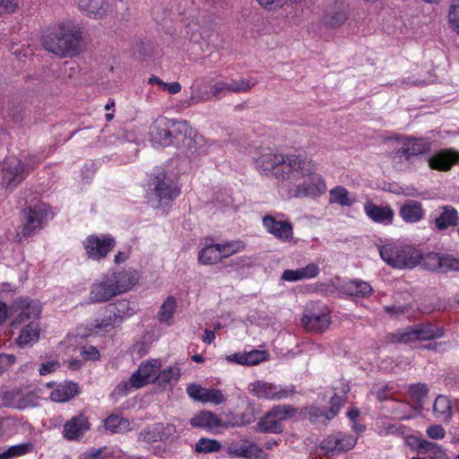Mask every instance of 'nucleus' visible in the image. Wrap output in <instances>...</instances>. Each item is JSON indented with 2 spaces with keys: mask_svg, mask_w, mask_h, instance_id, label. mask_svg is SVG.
<instances>
[{
  "mask_svg": "<svg viewBox=\"0 0 459 459\" xmlns=\"http://www.w3.org/2000/svg\"><path fill=\"white\" fill-rule=\"evenodd\" d=\"M180 376V369L176 366H169L158 372V381L160 384H175Z\"/></svg>",
  "mask_w": 459,
  "mask_h": 459,
  "instance_id": "45",
  "label": "nucleus"
},
{
  "mask_svg": "<svg viewBox=\"0 0 459 459\" xmlns=\"http://www.w3.org/2000/svg\"><path fill=\"white\" fill-rule=\"evenodd\" d=\"M58 368L59 363L57 361H48L46 363L41 364L39 371L41 376H46L49 373L56 371Z\"/></svg>",
  "mask_w": 459,
  "mask_h": 459,
  "instance_id": "61",
  "label": "nucleus"
},
{
  "mask_svg": "<svg viewBox=\"0 0 459 459\" xmlns=\"http://www.w3.org/2000/svg\"><path fill=\"white\" fill-rule=\"evenodd\" d=\"M221 448V444L217 439L212 438H200L195 446V450L199 454H209L220 451Z\"/></svg>",
  "mask_w": 459,
  "mask_h": 459,
  "instance_id": "46",
  "label": "nucleus"
},
{
  "mask_svg": "<svg viewBox=\"0 0 459 459\" xmlns=\"http://www.w3.org/2000/svg\"><path fill=\"white\" fill-rule=\"evenodd\" d=\"M176 433V427L170 423L157 422L147 426L139 434V439L145 442L164 441Z\"/></svg>",
  "mask_w": 459,
  "mask_h": 459,
  "instance_id": "23",
  "label": "nucleus"
},
{
  "mask_svg": "<svg viewBox=\"0 0 459 459\" xmlns=\"http://www.w3.org/2000/svg\"><path fill=\"white\" fill-rule=\"evenodd\" d=\"M387 340L394 343H411L418 341L416 325L408 326L402 332L389 333Z\"/></svg>",
  "mask_w": 459,
  "mask_h": 459,
  "instance_id": "43",
  "label": "nucleus"
},
{
  "mask_svg": "<svg viewBox=\"0 0 459 459\" xmlns=\"http://www.w3.org/2000/svg\"><path fill=\"white\" fill-rule=\"evenodd\" d=\"M81 354L85 359L88 360L96 361L100 359V352L93 346L83 347L81 351Z\"/></svg>",
  "mask_w": 459,
  "mask_h": 459,
  "instance_id": "58",
  "label": "nucleus"
},
{
  "mask_svg": "<svg viewBox=\"0 0 459 459\" xmlns=\"http://www.w3.org/2000/svg\"><path fill=\"white\" fill-rule=\"evenodd\" d=\"M457 163L459 152L451 149L441 150L429 159V168L437 171H448Z\"/></svg>",
  "mask_w": 459,
  "mask_h": 459,
  "instance_id": "26",
  "label": "nucleus"
},
{
  "mask_svg": "<svg viewBox=\"0 0 459 459\" xmlns=\"http://www.w3.org/2000/svg\"><path fill=\"white\" fill-rule=\"evenodd\" d=\"M104 428L112 433L125 432L131 429L129 421L117 414H111L106 418Z\"/></svg>",
  "mask_w": 459,
  "mask_h": 459,
  "instance_id": "42",
  "label": "nucleus"
},
{
  "mask_svg": "<svg viewBox=\"0 0 459 459\" xmlns=\"http://www.w3.org/2000/svg\"><path fill=\"white\" fill-rule=\"evenodd\" d=\"M107 274L118 295L132 290L140 278L138 271L132 268L109 271Z\"/></svg>",
  "mask_w": 459,
  "mask_h": 459,
  "instance_id": "21",
  "label": "nucleus"
},
{
  "mask_svg": "<svg viewBox=\"0 0 459 459\" xmlns=\"http://www.w3.org/2000/svg\"><path fill=\"white\" fill-rule=\"evenodd\" d=\"M38 396L30 391L18 389L7 391L3 395V404L18 410H24L36 406Z\"/></svg>",
  "mask_w": 459,
  "mask_h": 459,
  "instance_id": "19",
  "label": "nucleus"
},
{
  "mask_svg": "<svg viewBox=\"0 0 459 459\" xmlns=\"http://www.w3.org/2000/svg\"><path fill=\"white\" fill-rule=\"evenodd\" d=\"M90 429L88 418L84 414L73 417L64 426V437L69 440L78 439Z\"/></svg>",
  "mask_w": 459,
  "mask_h": 459,
  "instance_id": "30",
  "label": "nucleus"
},
{
  "mask_svg": "<svg viewBox=\"0 0 459 459\" xmlns=\"http://www.w3.org/2000/svg\"><path fill=\"white\" fill-rule=\"evenodd\" d=\"M394 217L393 210L388 206L375 205V222L390 223Z\"/></svg>",
  "mask_w": 459,
  "mask_h": 459,
  "instance_id": "51",
  "label": "nucleus"
},
{
  "mask_svg": "<svg viewBox=\"0 0 459 459\" xmlns=\"http://www.w3.org/2000/svg\"><path fill=\"white\" fill-rule=\"evenodd\" d=\"M255 164L262 174H273L278 195L282 199L316 198L326 192V183L316 172L317 164L312 159L266 149Z\"/></svg>",
  "mask_w": 459,
  "mask_h": 459,
  "instance_id": "1",
  "label": "nucleus"
},
{
  "mask_svg": "<svg viewBox=\"0 0 459 459\" xmlns=\"http://www.w3.org/2000/svg\"><path fill=\"white\" fill-rule=\"evenodd\" d=\"M226 453L243 459H269V455L256 443L247 439L234 440L228 444Z\"/></svg>",
  "mask_w": 459,
  "mask_h": 459,
  "instance_id": "13",
  "label": "nucleus"
},
{
  "mask_svg": "<svg viewBox=\"0 0 459 459\" xmlns=\"http://www.w3.org/2000/svg\"><path fill=\"white\" fill-rule=\"evenodd\" d=\"M192 427L205 429L210 432H217L221 427L226 426L222 420L213 412L202 411L190 420Z\"/></svg>",
  "mask_w": 459,
  "mask_h": 459,
  "instance_id": "29",
  "label": "nucleus"
},
{
  "mask_svg": "<svg viewBox=\"0 0 459 459\" xmlns=\"http://www.w3.org/2000/svg\"><path fill=\"white\" fill-rule=\"evenodd\" d=\"M15 9V4L12 0H0V14L4 13H12Z\"/></svg>",
  "mask_w": 459,
  "mask_h": 459,
  "instance_id": "64",
  "label": "nucleus"
},
{
  "mask_svg": "<svg viewBox=\"0 0 459 459\" xmlns=\"http://www.w3.org/2000/svg\"><path fill=\"white\" fill-rule=\"evenodd\" d=\"M247 366L257 365L267 359V352L260 350H251L250 351H245Z\"/></svg>",
  "mask_w": 459,
  "mask_h": 459,
  "instance_id": "52",
  "label": "nucleus"
},
{
  "mask_svg": "<svg viewBox=\"0 0 459 459\" xmlns=\"http://www.w3.org/2000/svg\"><path fill=\"white\" fill-rule=\"evenodd\" d=\"M326 23L333 27H338L344 23L347 19V14L344 11H336L333 14L326 16Z\"/></svg>",
  "mask_w": 459,
  "mask_h": 459,
  "instance_id": "54",
  "label": "nucleus"
},
{
  "mask_svg": "<svg viewBox=\"0 0 459 459\" xmlns=\"http://www.w3.org/2000/svg\"><path fill=\"white\" fill-rule=\"evenodd\" d=\"M257 1L262 6L265 7L269 10L281 8L286 3V0H257Z\"/></svg>",
  "mask_w": 459,
  "mask_h": 459,
  "instance_id": "62",
  "label": "nucleus"
},
{
  "mask_svg": "<svg viewBox=\"0 0 459 459\" xmlns=\"http://www.w3.org/2000/svg\"><path fill=\"white\" fill-rule=\"evenodd\" d=\"M248 392L259 400L280 401L295 393L293 385H277L264 380H255L248 385Z\"/></svg>",
  "mask_w": 459,
  "mask_h": 459,
  "instance_id": "8",
  "label": "nucleus"
},
{
  "mask_svg": "<svg viewBox=\"0 0 459 459\" xmlns=\"http://www.w3.org/2000/svg\"><path fill=\"white\" fill-rule=\"evenodd\" d=\"M442 255L436 252H429L423 254L421 252V258L419 265L429 271H440Z\"/></svg>",
  "mask_w": 459,
  "mask_h": 459,
  "instance_id": "44",
  "label": "nucleus"
},
{
  "mask_svg": "<svg viewBox=\"0 0 459 459\" xmlns=\"http://www.w3.org/2000/svg\"><path fill=\"white\" fill-rule=\"evenodd\" d=\"M228 91L226 82H218L213 84L211 88V93L214 97H220L221 93H225Z\"/></svg>",
  "mask_w": 459,
  "mask_h": 459,
  "instance_id": "63",
  "label": "nucleus"
},
{
  "mask_svg": "<svg viewBox=\"0 0 459 459\" xmlns=\"http://www.w3.org/2000/svg\"><path fill=\"white\" fill-rule=\"evenodd\" d=\"M162 363L158 359L142 361L138 369L131 376L129 384L132 387L141 388L158 379V372Z\"/></svg>",
  "mask_w": 459,
  "mask_h": 459,
  "instance_id": "12",
  "label": "nucleus"
},
{
  "mask_svg": "<svg viewBox=\"0 0 459 459\" xmlns=\"http://www.w3.org/2000/svg\"><path fill=\"white\" fill-rule=\"evenodd\" d=\"M408 391L414 400L420 403L427 396L429 388L426 384L418 383L411 385Z\"/></svg>",
  "mask_w": 459,
  "mask_h": 459,
  "instance_id": "53",
  "label": "nucleus"
},
{
  "mask_svg": "<svg viewBox=\"0 0 459 459\" xmlns=\"http://www.w3.org/2000/svg\"><path fill=\"white\" fill-rule=\"evenodd\" d=\"M117 295L118 294L106 273L92 284L90 299L92 302H106Z\"/></svg>",
  "mask_w": 459,
  "mask_h": 459,
  "instance_id": "27",
  "label": "nucleus"
},
{
  "mask_svg": "<svg viewBox=\"0 0 459 459\" xmlns=\"http://www.w3.org/2000/svg\"><path fill=\"white\" fill-rule=\"evenodd\" d=\"M263 226L267 232L276 238L287 242L293 238L292 224L286 220H278L275 216L265 215L263 220Z\"/></svg>",
  "mask_w": 459,
  "mask_h": 459,
  "instance_id": "22",
  "label": "nucleus"
},
{
  "mask_svg": "<svg viewBox=\"0 0 459 459\" xmlns=\"http://www.w3.org/2000/svg\"><path fill=\"white\" fill-rule=\"evenodd\" d=\"M15 356L13 354H0V374L5 371L15 362Z\"/></svg>",
  "mask_w": 459,
  "mask_h": 459,
  "instance_id": "59",
  "label": "nucleus"
},
{
  "mask_svg": "<svg viewBox=\"0 0 459 459\" xmlns=\"http://www.w3.org/2000/svg\"><path fill=\"white\" fill-rule=\"evenodd\" d=\"M418 446L420 452L427 454L429 459H448L446 451L441 445L422 439L419 441Z\"/></svg>",
  "mask_w": 459,
  "mask_h": 459,
  "instance_id": "41",
  "label": "nucleus"
},
{
  "mask_svg": "<svg viewBox=\"0 0 459 459\" xmlns=\"http://www.w3.org/2000/svg\"><path fill=\"white\" fill-rule=\"evenodd\" d=\"M148 186L155 197L153 206L169 205L179 194L174 179L162 168H156L150 176Z\"/></svg>",
  "mask_w": 459,
  "mask_h": 459,
  "instance_id": "6",
  "label": "nucleus"
},
{
  "mask_svg": "<svg viewBox=\"0 0 459 459\" xmlns=\"http://www.w3.org/2000/svg\"><path fill=\"white\" fill-rule=\"evenodd\" d=\"M177 299L173 296H169L161 304L157 314V318L161 324L171 325L173 324V316L176 311Z\"/></svg>",
  "mask_w": 459,
  "mask_h": 459,
  "instance_id": "40",
  "label": "nucleus"
},
{
  "mask_svg": "<svg viewBox=\"0 0 459 459\" xmlns=\"http://www.w3.org/2000/svg\"><path fill=\"white\" fill-rule=\"evenodd\" d=\"M357 443V437L343 432H337L325 437L319 445L327 456H336L351 450Z\"/></svg>",
  "mask_w": 459,
  "mask_h": 459,
  "instance_id": "11",
  "label": "nucleus"
},
{
  "mask_svg": "<svg viewBox=\"0 0 459 459\" xmlns=\"http://www.w3.org/2000/svg\"><path fill=\"white\" fill-rule=\"evenodd\" d=\"M105 448H95L91 447L79 455V459H102V454L104 453Z\"/></svg>",
  "mask_w": 459,
  "mask_h": 459,
  "instance_id": "57",
  "label": "nucleus"
},
{
  "mask_svg": "<svg viewBox=\"0 0 459 459\" xmlns=\"http://www.w3.org/2000/svg\"><path fill=\"white\" fill-rule=\"evenodd\" d=\"M343 403V397L334 394L331 398L328 411H325L317 406H311L308 409V419L311 422L326 423L338 414Z\"/></svg>",
  "mask_w": 459,
  "mask_h": 459,
  "instance_id": "24",
  "label": "nucleus"
},
{
  "mask_svg": "<svg viewBox=\"0 0 459 459\" xmlns=\"http://www.w3.org/2000/svg\"><path fill=\"white\" fill-rule=\"evenodd\" d=\"M301 322L307 331L321 333L325 331L332 322L331 312L326 307L314 311L307 310Z\"/></svg>",
  "mask_w": 459,
  "mask_h": 459,
  "instance_id": "18",
  "label": "nucleus"
},
{
  "mask_svg": "<svg viewBox=\"0 0 459 459\" xmlns=\"http://www.w3.org/2000/svg\"><path fill=\"white\" fill-rule=\"evenodd\" d=\"M12 309L14 312H18L17 317L12 323L13 326H17L28 320L36 321L39 318L42 312L40 302L28 297L15 299Z\"/></svg>",
  "mask_w": 459,
  "mask_h": 459,
  "instance_id": "14",
  "label": "nucleus"
},
{
  "mask_svg": "<svg viewBox=\"0 0 459 459\" xmlns=\"http://www.w3.org/2000/svg\"><path fill=\"white\" fill-rule=\"evenodd\" d=\"M401 217L408 222L419 221L423 217V209L420 203L408 201L400 208Z\"/></svg>",
  "mask_w": 459,
  "mask_h": 459,
  "instance_id": "36",
  "label": "nucleus"
},
{
  "mask_svg": "<svg viewBox=\"0 0 459 459\" xmlns=\"http://www.w3.org/2000/svg\"><path fill=\"white\" fill-rule=\"evenodd\" d=\"M320 272L321 269L317 264L309 263L304 267L284 270L281 280L289 282L311 280L317 277Z\"/></svg>",
  "mask_w": 459,
  "mask_h": 459,
  "instance_id": "28",
  "label": "nucleus"
},
{
  "mask_svg": "<svg viewBox=\"0 0 459 459\" xmlns=\"http://www.w3.org/2000/svg\"><path fill=\"white\" fill-rule=\"evenodd\" d=\"M418 341H432L442 338L446 330L442 326H438L431 322H425L415 325Z\"/></svg>",
  "mask_w": 459,
  "mask_h": 459,
  "instance_id": "34",
  "label": "nucleus"
},
{
  "mask_svg": "<svg viewBox=\"0 0 459 459\" xmlns=\"http://www.w3.org/2000/svg\"><path fill=\"white\" fill-rule=\"evenodd\" d=\"M110 307H112V316L96 324V328H106L113 324L121 323L133 316L137 310V305L126 299L117 300L115 304L111 305Z\"/></svg>",
  "mask_w": 459,
  "mask_h": 459,
  "instance_id": "16",
  "label": "nucleus"
},
{
  "mask_svg": "<svg viewBox=\"0 0 459 459\" xmlns=\"http://www.w3.org/2000/svg\"><path fill=\"white\" fill-rule=\"evenodd\" d=\"M186 128V120L156 117L150 126L151 142L155 147L176 145Z\"/></svg>",
  "mask_w": 459,
  "mask_h": 459,
  "instance_id": "5",
  "label": "nucleus"
},
{
  "mask_svg": "<svg viewBox=\"0 0 459 459\" xmlns=\"http://www.w3.org/2000/svg\"><path fill=\"white\" fill-rule=\"evenodd\" d=\"M30 169L17 157L8 156L4 160L0 184L3 187L13 190L29 174Z\"/></svg>",
  "mask_w": 459,
  "mask_h": 459,
  "instance_id": "9",
  "label": "nucleus"
},
{
  "mask_svg": "<svg viewBox=\"0 0 459 459\" xmlns=\"http://www.w3.org/2000/svg\"><path fill=\"white\" fill-rule=\"evenodd\" d=\"M78 5L81 11L89 15L102 17L106 14L108 4L106 0H79Z\"/></svg>",
  "mask_w": 459,
  "mask_h": 459,
  "instance_id": "37",
  "label": "nucleus"
},
{
  "mask_svg": "<svg viewBox=\"0 0 459 459\" xmlns=\"http://www.w3.org/2000/svg\"><path fill=\"white\" fill-rule=\"evenodd\" d=\"M198 262L204 265L215 264L221 261L217 244L205 243L198 252Z\"/></svg>",
  "mask_w": 459,
  "mask_h": 459,
  "instance_id": "38",
  "label": "nucleus"
},
{
  "mask_svg": "<svg viewBox=\"0 0 459 459\" xmlns=\"http://www.w3.org/2000/svg\"><path fill=\"white\" fill-rule=\"evenodd\" d=\"M430 148V143L421 138H409L403 142V146L396 151L393 156L394 164L410 161L411 157L427 152Z\"/></svg>",
  "mask_w": 459,
  "mask_h": 459,
  "instance_id": "17",
  "label": "nucleus"
},
{
  "mask_svg": "<svg viewBox=\"0 0 459 459\" xmlns=\"http://www.w3.org/2000/svg\"><path fill=\"white\" fill-rule=\"evenodd\" d=\"M449 22L455 30L459 25V0H454L449 12Z\"/></svg>",
  "mask_w": 459,
  "mask_h": 459,
  "instance_id": "56",
  "label": "nucleus"
},
{
  "mask_svg": "<svg viewBox=\"0 0 459 459\" xmlns=\"http://www.w3.org/2000/svg\"><path fill=\"white\" fill-rule=\"evenodd\" d=\"M190 398L202 403L213 405L222 404L226 401L223 392L216 388H204L197 384H191L186 387Z\"/></svg>",
  "mask_w": 459,
  "mask_h": 459,
  "instance_id": "20",
  "label": "nucleus"
},
{
  "mask_svg": "<svg viewBox=\"0 0 459 459\" xmlns=\"http://www.w3.org/2000/svg\"><path fill=\"white\" fill-rule=\"evenodd\" d=\"M433 414L436 419L443 422H450L453 412L451 402L447 396L439 394L436 397L433 404Z\"/></svg>",
  "mask_w": 459,
  "mask_h": 459,
  "instance_id": "35",
  "label": "nucleus"
},
{
  "mask_svg": "<svg viewBox=\"0 0 459 459\" xmlns=\"http://www.w3.org/2000/svg\"><path fill=\"white\" fill-rule=\"evenodd\" d=\"M217 246L219 247L221 260L222 258H227L237 254L245 247V245L240 240L230 241L224 244H217Z\"/></svg>",
  "mask_w": 459,
  "mask_h": 459,
  "instance_id": "48",
  "label": "nucleus"
},
{
  "mask_svg": "<svg viewBox=\"0 0 459 459\" xmlns=\"http://www.w3.org/2000/svg\"><path fill=\"white\" fill-rule=\"evenodd\" d=\"M82 39L81 27L65 20L48 28L41 37V44L59 57H74L82 51Z\"/></svg>",
  "mask_w": 459,
  "mask_h": 459,
  "instance_id": "2",
  "label": "nucleus"
},
{
  "mask_svg": "<svg viewBox=\"0 0 459 459\" xmlns=\"http://www.w3.org/2000/svg\"><path fill=\"white\" fill-rule=\"evenodd\" d=\"M54 215L55 212L50 206L41 201L29 204L22 212V226L16 233L14 240L21 242L35 235L54 218Z\"/></svg>",
  "mask_w": 459,
  "mask_h": 459,
  "instance_id": "3",
  "label": "nucleus"
},
{
  "mask_svg": "<svg viewBox=\"0 0 459 459\" xmlns=\"http://www.w3.org/2000/svg\"><path fill=\"white\" fill-rule=\"evenodd\" d=\"M186 130H181V136L176 145L190 153L204 154L209 149V143L195 128L186 121Z\"/></svg>",
  "mask_w": 459,
  "mask_h": 459,
  "instance_id": "15",
  "label": "nucleus"
},
{
  "mask_svg": "<svg viewBox=\"0 0 459 459\" xmlns=\"http://www.w3.org/2000/svg\"><path fill=\"white\" fill-rule=\"evenodd\" d=\"M33 445L31 443H23L11 446L8 449L0 453V459H10L15 456H21L31 452Z\"/></svg>",
  "mask_w": 459,
  "mask_h": 459,
  "instance_id": "47",
  "label": "nucleus"
},
{
  "mask_svg": "<svg viewBox=\"0 0 459 459\" xmlns=\"http://www.w3.org/2000/svg\"><path fill=\"white\" fill-rule=\"evenodd\" d=\"M335 288L341 295L347 297H364L372 290L368 282L359 280L345 281Z\"/></svg>",
  "mask_w": 459,
  "mask_h": 459,
  "instance_id": "31",
  "label": "nucleus"
},
{
  "mask_svg": "<svg viewBox=\"0 0 459 459\" xmlns=\"http://www.w3.org/2000/svg\"><path fill=\"white\" fill-rule=\"evenodd\" d=\"M40 335V327L37 321H30L22 330L16 340L20 348H25L35 344Z\"/></svg>",
  "mask_w": 459,
  "mask_h": 459,
  "instance_id": "32",
  "label": "nucleus"
},
{
  "mask_svg": "<svg viewBox=\"0 0 459 459\" xmlns=\"http://www.w3.org/2000/svg\"><path fill=\"white\" fill-rule=\"evenodd\" d=\"M115 238L109 234L88 236L82 242V247L88 258L100 261L106 257L115 247Z\"/></svg>",
  "mask_w": 459,
  "mask_h": 459,
  "instance_id": "10",
  "label": "nucleus"
},
{
  "mask_svg": "<svg viewBox=\"0 0 459 459\" xmlns=\"http://www.w3.org/2000/svg\"><path fill=\"white\" fill-rule=\"evenodd\" d=\"M381 258L396 269H412L420 264L421 251L413 245L394 242L379 249Z\"/></svg>",
  "mask_w": 459,
  "mask_h": 459,
  "instance_id": "4",
  "label": "nucleus"
},
{
  "mask_svg": "<svg viewBox=\"0 0 459 459\" xmlns=\"http://www.w3.org/2000/svg\"><path fill=\"white\" fill-rule=\"evenodd\" d=\"M228 91L231 92H247L254 85L249 80L240 79V80H231L229 82H226Z\"/></svg>",
  "mask_w": 459,
  "mask_h": 459,
  "instance_id": "49",
  "label": "nucleus"
},
{
  "mask_svg": "<svg viewBox=\"0 0 459 459\" xmlns=\"http://www.w3.org/2000/svg\"><path fill=\"white\" fill-rule=\"evenodd\" d=\"M297 410L290 405H274L258 421L257 429L262 433L280 434L283 431V421L292 418Z\"/></svg>",
  "mask_w": 459,
  "mask_h": 459,
  "instance_id": "7",
  "label": "nucleus"
},
{
  "mask_svg": "<svg viewBox=\"0 0 459 459\" xmlns=\"http://www.w3.org/2000/svg\"><path fill=\"white\" fill-rule=\"evenodd\" d=\"M246 353L243 352H236L230 355H228L225 357V360L228 363H235L242 366H247V360H246Z\"/></svg>",
  "mask_w": 459,
  "mask_h": 459,
  "instance_id": "60",
  "label": "nucleus"
},
{
  "mask_svg": "<svg viewBox=\"0 0 459 459\" xmlns=\"http://www.w3.org/2000/svg\"><path fill=\"white\" fill-rule=\"evenodd\" d=\"M47 387L51 389L49 399L54 403H66L79 394L78 385L72 381L48 383Z\"/></svg>",
  "mask_w": 459,
  "mask_h": 459,
  "instance_id": "25",
  "label": "nucleus"
},
{
  "mask_svg": "<svg viewBox=\"0 0 459 459\" xmlns=\"http://www.w3.org/2000/svg\"><path fill=\"white\" fill-rule=\"evenodd\" d=\"M441 263L440 273H446L452 271L459 272V259L452 255H442Z\"/></svg>",
  "mask_w": 459,
  "mask_h": 459,
  "instance_id": "50",
  "label": "nucleus"
},
{
  "mask_svg": "<svg viewBox=\"0 0 459 459\" xmlns=\"http://www.w3.org/2000/svg\"><path fill=\"white\" fill-rule=\"evenodd\" d=\"M329 203L341 206H351L355 197L342 186H336L329 191Z\"/></svg>",
  "mask_w": 459,
  "mask_h": 459,
  "instance_id": "39",
  "label": "nucleus"
},
{
  "mask_svg": "<svg viewBox=\"0 0 459 459\" xmlns=\"http://www.w3.org/2000/svg\"><path fill=\"white\" fill-rule=\"evenodd\" d=\"M441 210L439 216L435 219V226L437 230H444L459 224V214L455 207L444 205Z\"/></svg>",
  "mask_w": 459,
  "mask_h": 459,
  "instance_id": "33",
  "label": "nucleus"
},
{
  "mask_svg": "<svg viewBox=\"0 0 459 459\" xmlns=\"http://www.w3.org/2000/svg\"><path fill=\"white\" fill-rule=\"evenodd\" d=\"M426 434L431 439H443L446 436V430L441 425L433 424L428 427Z\"/></svg>",
  "mask_w": 459,
  "mask_h": 459,
  "instance_id": "55",
  "label": "nucleus"
}]
</instances>
